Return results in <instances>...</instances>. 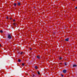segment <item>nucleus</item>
Returning a JSON list of instances; mask_svg holds the SVG:
<instances>
[{"label": "nucleus", "mask_w": 77, "mask_h": 77, "mask_svg": "<svg viewBox=\"0 0 77 77\" xmlns=\"http://www.w3.org/2000/svg\"><path fill=\"white\" fill-rule=\"evenodd\" d=\"M11 38H12L11 34H8V39H11Z\"/></svg>", "instance_id": "1"}, {"label": "nucleus", "mask_w": 77, "mask_h": 77, "mask_svg": "<svg viewBox=\"0 0 77 77\" xmlns=\"http://www.w3.org/2000/svg\"><path fill=\"white\" fill-rule=\"evenodd\" d=\"M66 71H67L65 69H64L63 71V73H64V74H65V73L66 72Z\"/></svg>", "instance_id": "2"}, {"label": "nucleus", "mask_w": 77, "mask_h": 77, "mask_svg": "<svg viewBox=\"0 0 77 77\" xmlns=\"http://www.w3.org/2000/svg\"><path fill=\"white\" fill-rule=\"evenodd\" d=\"M20 5H21V3L20 2H19L18 3L17 5H18V6H20Z\"/></svg>", "instance_id": "3"}, {"label": "nucleus", "mask_w": 77, "mask_h": 77, "mask_svg": "<svg viewBox=\"0 0 77 77\" xmlns=\"http://www.w3.org/2000/svg\"><path fill=\"white\" fill-rule=\"evenodd\" d=\"M69 39V38H67L65 39V41H68V40Z\"/></svg>", "instance_id": "4"}, {"label": "nucleus", "mask_w": 77, "mask_h": 77, "mask_svg": "<svg viewBox=\"0 0 77 77\" xmlns=\"http://www.w3.org/2000/svg\"><path fill=\"white\" fill-rule=\"evenodd\" d=\"M73 67H76L77 66V65H76L74 64L73 65Z\"/></svg>", "instance_id": "5"}, {"label": "nucleus", "mask_w": 77, "mask_h": 77, "mask_svg": "<svg viewBox=\"0 0 77 77\" xmlns=\"http://www.w3.org/2000/svg\"><path fill=\"white\" fill-rule=\"evenodd\" d=\"M38 67L37 66H35V69H38Z\"/></svg>", "instance_id": "6"}, {"label": "nucleus", "mask_w": 77, "mask_h": 77, "mask_svg": "<svg viewBox=\"0 0 77 77\" xmlns=\"http://www.w3.org/2000/svg\"><path fill=\"white\" fill-rule=\"evenodd\" d=\"M13 25L14 26H16V23H13Z\"/></svg>", "instance_id": "7"}, {"label": "nucleus", "mask_w": 77, "mask_h": 77, "mask_svg": "<svg viewBox=\"0 0 77 77\" xmlns=\"http://www.w3.org/2000/svg\"><path fill=\"white\" fill-rule=\"evenodd\" d=\"M37 58H38V59H40V57H39V56H37Z\"/></svg>", "instance_id": "8"}, {"label": "nucleus", "mask_w": 77, "mask_h": 77, "mask_svg": "<svg viewBox=\"0 0 77 77\" xmlns=\"http://www.w3.org/2000/svg\"><path fill=\"white\" fill-rule=\"evenodd\" d=\"M59 59H60V60H61V59H62V58L60 57L59 58Z\"/></svg>", "instance_id": "9"}, {"label": "nucleus", "mask_w": 77, "mask_h": 77, "mask_svg": "<svg viewBox=\"0 0 77 77\" xmlns=\"http://www.w3.org/2000/svg\"><path fill=\"white\" fill-rule=\"evenodd\" d=\"M18 61L19 62H21V60H20V59H19L18 60Z\"/></svg>", "instance_id": "10"}, {"label": "nucleus", "mask_w": 77, "mask_h": 77, "mask_svg": "<svg viewBox=\"0 0 77 77\" xmlns=\"http://www.w3.org/2000/svg\"><path fill=\"white\" fill-rule=\"evenodd\" d=\"M14 6L15 7H16V5H17V4L16 3H14Z\"/></svg>", "instance_id": "11"}, {"label": "nucleus", "mask_w": 77, "mask_h": 77, "mask_svg": "<svg viewBox=\"0 0 77 77\" xmlns=\"http://www.w3.org/2000/svg\"><path fill=\"white\" fill-rule=\"evenodd\" d=\"M38 75H39V74H40V72H38Z\"/></svg>", "instance_id": "12"}, {"label": "nucleus", "mask_w": 77, "mask_h": 77, "mask_svg": "<svg viewBox=\"0 0 77 77\" xmlns=\"http://www.w3.org/2000/svg\"><path fill=\"white\" fill-rule=\"evenodd\" d=\"M22 65H23V66H24V63H22Z\"/></svg>", "instance_id": "13"}, {"label": "nucleus", "mask_w": 77, "mask_h": 77, "mask_svg": "<svg viewBox=\"0 0 77 77\" xmlns=\"http://www.w3.org/2000/svg\"><path fill=\"white\" fill-rule=\"evenodd\" d=\"M13 21L14 22H15V19H14V20H13Z\"/></svg>", "instance_id": "14"}, {"label": "nucleus", "mask_w": 77, "mask_h": 77, "mask_svg": "<svg viewBox=\"0 0 77 77\" xmlns=\"http://www.w3.org/2000/svg\"><path fill=\"white\" fill-rule=\"evenodd\" d=\"M1 33H3V31L1 30Z\"/></svg>", "instance_id": "15"}, {"label": "nucleus", "mask_w": 77, "mask_h": 77, "mask_svg": "<svg viewBox=\"0 0 77 77\" xmlns=\"http://www.w3.org/2000/svg\"><path fill=\"white\" fill-rule=\"evenodd\" d=\"M64 65H66V63H64Z\"/></svg>", "instance_id": "16"}, {"label": "nucleus", "mask_w": 77, "mask_h": 77, "mask_svg": "<svg viewBox=\"0 0 77 77\" xmlns=\"http://www.w3.org/2000/svg\"><path fill=\"white\" fill-rule=\"evenodd\" d=\"M59 63V64H62V63Z\"/></svg>", "instance_id": "17"}, {"label": "nucleus", "mask_w": 77, "mask_h": 77, "mask_svg": "<svg viewBox=\"0 0 77 77\" xmlns=\"http://www.w3.org/2000/svg\"><path fill=\"white\" fill-rule=\"evenodd\" d=\"M33 75V77H35V75L33 74V75Z\"/></svg>", "instance_id": "18"}, {"label": "nucleus", "mask_w": 77, "mask_h": 77, "mask_svg": "<svg viewBox=\"0 0 77 77\" xmlns=\"http://www.w3.org/2000/svg\"><path fill=\"white\" fill-rule=\"evenodd\" d=\"M75 9H77V7H76L75 8Z\"/></svg>", "instance_id": "19"}, {"label": "nucleus", "mask_w": 77, "mask_h": 77, "mask_svg": "<svg viewBox=\"0 0 77 77\" xmlns=\"http://www.w3.org/2000/svg\"><path fill=\"white\" fill-rule=\"evenodd\" d=\"M30 50H32V48H30Z\"/></svg>", "instance_id": "20"}, {"label": "nucleus", "mask_w": 77, "mask_h": 77, "mask_svg": "<svg viewBox=\"0 0 77 77\" xmlns=\"http://www.w3.org/2000/svg\"><path fill=\"white\" fill-rule=\"evenodd\" d=\"M12 19V18L11 17L10 18V20H11Z\"/></svg>", "instance_id": "21"}, {"label": "nucleus", "mask_w": 77, "mask_h": 77, "mask_svg": "<svg viewBox=\"0 0 77 77\" xmlns=\"http://www.w3.org/2000/svg\"><path fill=\"white\" fill-rule=\"evenodd\" d=\"M22 53H23V52H22L20 53V54H22Z\"/></svg>", "instance_id": "22"}, {"label": "nucleus", "mask_w": 77, "mask_h": 77, "mask_svg": "<svg viewBox=\"0 0 77 77\" xmlns=\"http://www.w3.org/2000/svg\"><path fill=\"white\" fill-rule=\"evenodd\" d=\"M7 19H8V17H7V18H6Z\"/></svg>", "instance_id": "23"}, {"label": "nucleus", "mask_w": 77, "mask_h": 77, "mask_svg": "<svg viewBox=\"0 0 77 77\" xmlns=\"http://www.w3.org/2000/svg\"><path fill=\"white\" fill-rule=\"evenodd\" d=\"M62 76L63 77V75H62Z\"/></svg>", "instance_id": "24"}, {"label": "nucleus", "mask_w": 77, "mask_h": 77, "mask_svg": "<svg viewBox=\"0 0 77 77\" xmlns=\"http://www.w3.org/2000/svg\"><path fill=\"white\" fill-rule=\"evenodd\" d=\"M0 47H1V45L0 44Z\"/></svg>", "instance_id": "25"}, {"label": "nucleus", "mask_w": 77, "mask_h": 77, "mask_svg": "<svg viewBox=\"0 0 77 77\" xmlns=\"http://www.w3.org/2000/svg\"><path fill=\"white\" fill-rule=\"evenodd\" d=\"M73 1H74L75 0H72Z\"/></svg>", "instance_id": "26"}]
</instances>
